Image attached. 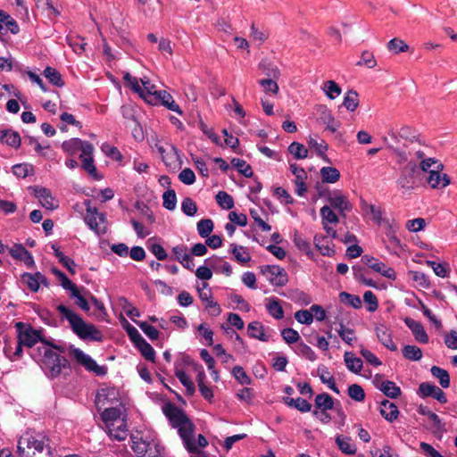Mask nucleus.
I'll return each instance as SVG.
<instances>
[{
  "mask_svg": "<svg viewBox=\"0 0 457 457\" xmlns=\"http://www.w3.org/2000/svg\"><path fill=\"white\" fill-rule=\"evenodd\" d=\"M55 350L63 353V349L47 342H42L41 345L30 353L31 357L39 362L46 374L50 377H57L63 369H69L68 360L61 356Z\"/></svg>",
  "mask_w": 457,
  "mask_h": 457,
  "instance_id": "nucleus-1",
  "label": "nucleus"
},
{
  "mask_svg": "<svg viewBox=\"0 0 457 457\" xmlns=\"http://www.w3.org/2000/svg\"><path fill=\"white\" fill-rule=\"evenodd\" d=\"M103 428L111 439L123 441L129 434L127 424V410L125 406H118L98 411Z\"/></svg>",
  "mask_w": 457,
  "mask_h": 457,
  "instance_id": "nucleus-2",
  "label": "nucleus"
},
{
  "mask_svg": "<svg viewBox=\"0 0 457 457\" xmlns=\"http://www.w3.org/2000/svg\"><path fill=\"white\" fill-rule=\"evenodd\" d=\"M56 310L62 320H67L74 334L82 340H91L96 342L103 341L102 332L93 324L87 323L73 310L61 303L56 306Z\"/></svg>",
  "mask_w": 457,
  "mask_h": 457,
  "instance_id": "nucleus-3",
  "label": "nucleus"
},
{
  "mask_svg": "<svg viewBox=\"0 0 457 457\" xmlns=\"http://www.w3.org/2000/svg\"><path fill=\"white\" fill-rule=\"evenodd\" d=\"M17 453L19 457H53L49 439L29 432L20 437Z\"/></svg>",
  "mask_w": 457,
  "mask_h": 457,
  "instance_id": "nucleus-4",
  "label": "nucleus"
},
{
  "mask_svg": "<svg viewBox=\"0 0 457 457\" xmlns=\"http://www.w3.org/2000/svg\"><path fill=\"white\" fill-rule=\"evenodd\" d=\"M392 151L398 164L406 162V165H418L420 159L425 157V153L432 152V149L419 139H410L409 143L403 145V148L392 147Z\"/></svg>",
  "mask_w": 457,
  "mask_h": 457,
  "instance_id": "nucleus-5",
  "label": "nucleus"
},
{
  "mask_svg": "<svg viewBox=\"0 0 457 457\" xmlns=\"http://www.w3.org/2000/svg\"><path fill=\"white\" fill-rule=\"evenodd\" d=\"M132 449L138 457H164V448L151 436L133 437Z\"/></svg>",
  "mask_w": 457,
  "mask_h": 457,
  "instance_id": "nucleus-6",
  "label": "nucleus"
},
{
  "mask_svg": "<svg viewBox=\"0 0 457 457\" xmlns=\"http://www.w3.org/2000/svg\"><path fill=\"white\" fill-rule=\"evenodd\" d=\"M69 353L79 365L84 367L86 370L100 377L106 375L107 367L98 365L90 355L84 353L81 349L71 345Z\"/></svg>",
  "mask_w": 457,
  "mask_h": 457,
  "instance_id": "nucleus-7",
  "label": "nucleus"
},
{
  "mask_svg": "<svg viewBox=\"0 0 457 457\" xmlns=\"http://www.w3.org/2000/svg\"><path fill=\"white\" fill-rule=\"evenodd\" d=\"M123 405L120 397V392L115 387H103L98 390L96 396L97 411Z\"/></svg>",
  "mask_w": 457,
  "mask_h": 457,
  "instance_id": "nucleus-8",
  "label": "nucleus"
},
{
  "mask_svg": "<svg viewBox=\"0 0 457 457\" xmlns=\"http://www.w3.org/2000/svg\"><path fill=\"white\" fill-rule=\"evenodd\" d=\"M15 327L17 328L18 340L24 346L32 348L38 342H44L41 339L40 331L34 329L31 326L17 322Z\"/></svg>",
  "mask_w": 457,
  "mask_h": 457,
  "instance_id": "nucleus-9",
  "label": "nucleus"
},
{
  "mask_svg": "<svg viewBox=\"0 0 457 457\" xmlns=\"http://www.w3.org/2000/svg\"><path fill=\"white\" fill-rule=\"evenodd\" d=\"M418 172V165H406L401 170L400 176L396 180V184L400 189L410 192L417 187L416 173Z\"/></svg>",
  "mask_w": 457,
  "mask_h": 457,
  "instance_id": "nucleus-10",
  "label": "nucleus"
},
{
  "mask_svg": "<svg viewBox=\"0 0 457 457\" xmlns=\"http://www.w3.org/2000/svg\"><path fill=\"white\" fill-rule=\"evenodd\" d=\"M262 273L270 283L276 287H283L288 282L286 270L278 265H265L261 268Z\"/></svg>",
  "mask_w": 457,
  "mask_h": 457,
  "instance_id": "nucleus-11",
  "label": "nucleus"
},
{
  "mask_svg": "<svg viewBox=\"0 0 457 457\" xmlns=\"http://www.w3.org/2000/svg\"><path fill=\"white\" fill-rule=\"evenodd\" d=\"M85 204L87 205L85 222L92 230L96 232L97 235L104 234L105 228L101 229L99 225L105 222V215L102 212H98L96 207H92L89 201H86Z\"/></svg>",
  "mask_w": 457,
  "mask_h": 457,
  "instance_id": "nucleus-12",
  "label": "nucleus"
},
{
  "mask_svg": "<svg viewBox=\"0 0 457 457\" xmlns=\"http://www.w3.org/2000/svg\"><path fill=\"white\" fill-rule=\"evenodd\" d=\"M329 206L338 211L339 215L345 218L346 213L351 212L353 205L348 201L347 196L343 195L340 191H334L328 198Z\"/></svg>",
  "mask_w": 457,
  "mask_h": 457,
  "instance_id": "nucleus-13",
  "label": "nucleus"
},
{
  "mask_svg": "<svg viewBox=\"0 0 457 457\" xmlns=\"http://www.w3.org/2000/svg\"><path fill=\"white\" fill-rule=\"evenodd\" d=\"M194 429L195 426L190 420L178 428L179 434L184 443V445L189 453L197 452V446L194 439Z\"/></svg>",
  "mask_w": 457,
  "mask_h": 457,
  "instance_id": "nucleus-14",
  "label": "nucleus"
},
{
  "mask_svg": "<svg viewBox=\"0 0 457 457\" xmlns=\"http://www.w3.org/2000/svg\"><path fill=\"white\" fill-rule=\"evenodd\" d=\"M21 281L32 292H37L40 285L48 286L47 278L39 271L36 273L24 272L21 277Z\"/></svg>",
  "mask_w": 457,
  "mask_h": 457,
  "instance_id": "nucleus-15",
  "label": "nucleus"
},
{
  "mask_svg": "<svg viewBox=\"0 0 457 457\" xmlns=\"http://www.w3.org/2000/svg\"><path fill=\"white\" fill-rule=\"evenodd\" d=\"M427 182L433 189H443L451 184V179L443 170L433 169L429 171Z\"/></svg>",
  "mask_w": 457,
  "mask_h": 457,
  "instance_id": "nucleus-16",
  "label": "nucleus"
},
{
  "mask_svg": "<svg viewBox=\"0 0 457 457\" xmlns=\"http://www.w3.org/2000/svg\"><path fill=\"white\" fill-rule=\"evenodd\" d=\"M171 252L174 260L178 261L185 269L193 270L195 263L191 254L188 253L187 245L181 244L172 247Z\"/></svg>",
  "mask_w": 457,
  "mask_h": 457,
  "instance_id": "nucleus-17",
  "label": "nucleus"
},
{
  "mask_svg": "<svg viewBox=\"0 0 457 457\" xmlns=\"http://www.w3.org/2000/svg\"><path fill=\"white\" fill-rule=\"evenodd\" d=\"M164 413L169 419L171 426L175 428H178L186 424V422L189 421V419L187 417L184 411L172 404H170L164 409Z\"/></svg>",
  "mask_w": 457,
  "mask_h": 457,
  "instance_id": "nucleus-18",
  "label": "nucleus"
},
{
  "mask_svg": "<svg viewBox=\"0 0 457 457\" xmlns=\"http://www.w3.org/2000/svg\"><path fill=\"white\" fill-rule=\"evenodd\" d=\"M419 393L422 397H433L441 403H447V398L444 391L438 386L424 382L419 386Z\"/></svg>",
  "mask_w": 457,
  "mask_h": 457,
  "instance_id": "nucleus-19",
  "label": "nucleus"
},
{
  "mask_svg": "<svg viewBox=\"0 0 457 457\" xmlns=\"http://www.w3.org/2000/svg\"><path fill=\"white\" fill-rule=\"evenodd\" d=\"M35 195L38 198L41 205L47 210H54L58 207V201L52 195L49 189L46 187H36Z\"/></svg>",
  "mask_w": 457,
  "mask_h": 457,
  "instance_id": "nucleus-20",
  "label": "nucleus"
},
{
  "mask_svg": "<svg viewBox=\"0 0 457 457\" xmlns=\"http://www.w3.org/2000/svg\"><path fill=\"white\" fill-rule=\"evenodd\" d=\"M404 323L411 329L418 342L422 344H427L428 342V336L425 331L423 325L420 321L407 317L404 319Z\"/></svg>",
  "mask_w": 457,
  "mask_h": 457,
  "instance_id": "nucleus-21",
  "label": "nucleus"
},
{
  "mask_svg": "<svg viewBox=\"0 0 457 457\" xmlns=\"http://www.w3.org/2000/svg\"><path fill=\"white\" fill-rule=\"evenodd\" d=\"M94 147L92 145H86L83 153L80 154L79 158L82 162V168L91 176L96 175V168L94 164L93 159Z\"/></svg>",
  "mask_w": 457,
  "mask_h": 457,
  "instance_id": "nucleus-22",
  "label": "nucleus"
},
{
  "mask_svg": "<svg viewBox=\"0 0 457 457\" xmlns=\"http://www.w3.org/2000/svg\"><path fill=\"white\" fill-rule=\"evenodd\" d=\"M154 98L155 100L160 101V103L168 110L175 112L179 115L183 114V111L180 109L179 105L176 104V102L173 99V96L167 91L158 90Z\"/></svg>",
  "mask_w": 457,
  "mask_h": 457,
  "instance_id": "nucleus-23",
  "label": "nucleus"
},
{
  "mask_svg": "<svg viewBox=\"0 0 457 457\" xmlns=\"http://www.w3.org/2000/svg\"><path fill=\"white\" fill-rule=\"evenodd\" d=\"M431 168L444 170L445 166L438 159L432 156V152H426L425 157L418 162V170L429 173L433 170Z\"/></svg>",
  "mask_w": 457,
  "mask_h": 457,
  "instance_id": "nucleus-24",
  "label": "nucleus"
},
{
  "mask_svg": "<svg viewBox=\"0 0 457 457\" xmlns=\"http://www.w3.org/2000/svg\"><path fill=\"white\" fill-rule=\"evenodd\" d=\"M379 412L389 422H394L399 415L397 406L388 400H383L380 403Z\"/></svg>",
  "mask_w": 457,
  "mask_h": 457,
  "instance_id": "nucleus-25",
  "label": "nucleus"
},
{
  "mask_svg": "<svg viewBox=\"0 0 457 457\" xmlns=\"http://www.w3.org/2000/svg\"><path fill=\"white\" fill-rule=\"evenodd\" d=\"M376 334L378 341L388 350L396 351L397 346L394 343L390 330L385 326L376 328Z\"/></svg>",
  "mask_w": 457,
  "mask_h": 457,
  "instance_id": "nucleus-26",
  "label": "nucleus"
},
{
  "mask_svg": "<svg viewBox=\"0 0 457 457\" xmlns=\"http://www.w3.org/2000/svg\"><path fill=\"white\" fill-rule=\"evenodd\" d=\"M86 145H91L88 142L82 141L79 138H71L64 141L62 145V148L65 153L70 155H76L79 152L83 153Z\"/></svg>",
  "mask_w": 457,
  "mask_h": 457,
  "instance_id": "nucleus-27",
  "label": "nucleus"
},
{
  "mask_svg": "<svg viewBox=\"0 0 457 457\" xmlns=\"http://www.w3.org/2000/svg\"><path fill=\"white\" fill-rule=\"evenodd\" d=\"M265 302L267 312L270 316L276 320H282L284 318V310L280 301L278 298H266Z\"/></svg>",
  "mask_w": 457,
  "mask_h": 457,
  "instance_id": "nucleus-28",
  "label": "nucleus"
},
{
  "mask_svg": "<svg viewBox=\"0 0 457 457\" xmlns=\"http://www.w3.org/2000/svg\"><path fill=\"white\" fill-rule=\"evenodd\" d=\"M314 245L320 253L324 256H332L335 250L331 248V241L327 236L316 235L313 239Z\"/></svg>",
  "mask_w": 457,
  "mask_h": 457,
  "instance_id": "nucleus-29",
  "label": "nucleus"
},
{
  "mask_svg": "<svg viewBox=\"0 0 457 457\" xmlns=\"http://www.w3.org/2000/svg\"><path fill=\"white\" fill-rule=\"evenodd\" d=\"M205 262L214 270L220 271L227 276H230L232 273L231 265L228 262H224L220 257L212 256L207 258Z\"/></svg>",
  "mask_w": 457,
  "mask_h": 457,
  "instance_id": "nucleus-30",
  "label": "nucleus"
},
{
  "mask_svg": "<svg viewBox=\"0 0 457 457\" xmlns=\"http://www.w3.org/2000/svg\"><path fill=\"white\" fill-rule=\"evenodd\" d=\"M247 334L252 338H255L262 342L269 341V337L265 334V328L259 321H253L248 324Z\"/></svg>",
  "mask_w": 457,
  "mask_h": 457,
  "instance_id": "nucleus-31",
  "label": "nucleus"
},
{
  "mask_svg": "<svg viewBox=\"0 0 457 457\" xmlns=\"http://www.w3.org/2000/svg\"><path fill=\"white\" fill-rule=\"evenodd\" d=\"M139 80V84L141 83V92H137L139 94L141 97H143L145 101L150 102L149 98L154 97L155 94L158 92L156 90V86L151 82V80L147 77H143Z\"/></svg>",
  "mask_w": 457,
  "mask_h": 457,
  "instance_id": "nucleus-32",
  "label": "nucleus"
},
{
  "mask_svg": "<svg viewBox=\"0 0 457 457\" xmlns=\"http://www.w3.org/2000/svg\"><path fill=\"white\" fill-rule=\"evenodd\" d=\"M344 361L346 368L353 373L359 374L362 369L361 359L356 357L352 352H345Z\"/></svg>",
  "mask_w": 457,
  "mask_h": 457,
  "instance_id": "nucleus-33",
  "label": "nucleus"
},
{
  "mask_svg": "<svg viewBox=\"0 0 457 457\" xmlns=\"http://www.w3.org/2000/svg\"><path fill=\"white\" fill-rule=\"evenodd\" d=\"M0 141L14 148H18L21 145V137L19 133L11 129L0 132Z\"/></svg>",
  "mask_w": 457,
  "mask_h": 457,
  "instance_id": "nucleus-34",
  "label": "nucleus"
},
{
  "mask_svg": "<svg viewBox=\"0 0 457 457\" xmlns=\"http://www.w3.org/2000/svg\"><path fill=\"white\" fill-rule=\"evenodd\" d=\"M175 376L179 378L180 383L186 387V392L188 395H193L195 392L194 382L186 374V372L179 368V365H175Z\"/></svg>",
  "mask_w": 457,
  "mask_h": 457,
  "instance_id": "nucleus-35",
  "label": "nucleus"
},
{
  "mask_svg": "<svg viewBox=\"0 0 457 457\" xmlns=\"http://www.w3.org/2000/svg\"><path fill=\"white\" fill-rule=\"evenodd\" d=\"M157 152L162 156V161L165 163L172 162L178 156L176 148L172 145H167L166 146L162 145H156Z\"/></svg>",
  "mask_w": 457,
  "mask_h": 457,
  "instance_id": "nucleus-36",
  "label": "nucleus"
},
{
  "mask_svg": "<svg viewBox=\"0 0 457 457\" xmlns=\"http://www.w3.org/2000/svg\"><path fill=\"white\" fill-rule=\"evenodd\" d=\"M51 247L54 250L55 257L62 264V266L65 267L71 274H75L76 264L74 261L66 256L56 245H52Z\"/></svg>",
  "mask_w": 457,
  "mask_h": 457,
  "instance_id": "nucleus-37",
  "label": "nucleus"
},
{
  "mask_svg": "<svg viewBox=\"0 0 457 457\" xmlns=\"http://www.w3.org/2000/svg\"><path fill=\"white\" fill-rule=\"evenodd\" d=\"M379 390L387 397L395 399L401 395V388L390 380L383 381L379 386Z\"/></svg>",
  "mask_w": 457,
  "mask_h": 457,
  "instance_id": "nucleus-38",
  "label": "nucleus"
},
{
  "mask_svg": "<svg viewBox=\"0 0 457 457\" xmlns=\"http://www.w3.org/2000/svg\"><path fill=\"white\" fill-rule=\"evenodd\" d=\"M336 444L340 451L347 455H353L356 453V447L352 443V439L347 436H337L336 438Z\"/></svg>",
  "mask_w": 457,
  "mask_h": 457,
  "instance_id": "nucleus-39",
  "label": "nucleus"
},
{
  "mask_svg": "<svg viewBox=\"0 0 457 457\" xmlns=\"http://www.w3.org/2000/svg\"><path fill=\"white\" fill-rule=\"evenodd\" d=\"M318 374L320 378V381L323 384H326L336 394L340 393L338 387L336 385L335 378H333V376L330 374V372L328 370V369L326 367H319Z\"/></svg>",
  "mask_w": 457,
  "mask_h": 457,
  "instance_id": "nucleus-40",
  "label": "nucleus"
},
{
  "mask_svg": "<svg viewBox=\"0 0 457 457\" xmlns=\"http://www.w3.org/2000/svg\"><path fill=\"white\" fill-rule=\"evenodd\" d=\"M284 403L287 406L295 408L296 410H298L301 412H308L312 409V404L310 403H308L305 399H303L301 397H298L295 399L285 397Z\"/></svg>",
  "mask_w": 457,
  "mask_h": 457,
  "instance_id": "nucleus-41",
  "label": "nucleus"
},
{
  "mask_svg": "<svg viewBox=\"0 0 457 457\" xmlns=\"http://www.w3.org/2000/svg\"><path fill=\"white\" fill-rule=\"evenodd\" d=\"M320 173L322 181L325 183H336L340 179V172L335 167H331V166L322 167L320 169Z\"/></svg>",
  "mask_w": 457,
  "mask_h": 457,
  "instance_id": "nucleus-42",
  "label": "nucleus"
},
{
  "mask_svg": "<svg viewBox=\"0 0 457 457\" xmlns=\"http://www.w3.org/2000/svg\"><path fill=\"white\" fill-rule=\"evenodd\" d=\"M230 248L231 253L237 262L244 264L250 262L251 255L245 247L231 244Z\"/></svg>",
  "mask_w": 457,
  "mask_h": 457,
  "instance_id": "nucleus-43",
  "label": "nucleus"
},
{
  "mask_svg": "<svg viewBox=\"0 0 457 457\" xmlns=\"http://www.w3.org/2000/svg\"><path fill=\"white\" fill-rule=\"evenodd\" d=\"M418 412L420 415L427 416L428 420L432 422L433 428L438 431L443 430L444 424L442 423L439 416L434 412H432L427 406L420 405L418 409Z\"/></svg>",
  "mask_w": 457,
  "mask_h": 457,
  "instance_id": "nucleus-44",
  "label": "nucleus"
},
{
  "mask_svg": "<svg viewBox=\"0 0 457 457\" xmlns=\"http://www.w3.org/2000/svg\"><path fill=\"white\" fill-rule=\"evenodd\" d=\"M430 371L432 376L438 379L443 388H448L450 386V376L447 370L437 366H433Z\"/></svg>",
  "mask_w": 457,
  "mask_h": 457,
  "instance_id": "nucleus-45",
  "label": "nucleus"
},
{
  "mask_svg": "<svg viewBox=\"0 0 457 457\" xmlns=\"http://www.w3.org/2000/svg\"><path fill=\"white\" fill-rule=\"evenodd\" d=\"M308 145L310 148L314 149L317 155L328 161L326 155V152L328 150V144L323 139L318 140L315 137H310L308 140Z\"/></svg>",
  "mask_w": 457,
  "mask_h": 457,
  "instance_id": "nucleus-46",
  "label": "nucleus"
},
{
  "mask_svg": "<svg viewBox=\"0 0 457 457\" xmlns=\"http://www.w3.org/2000/svg\"><path fill=\"white\" fill-rule=\"evenodd\" d=\"M342 104L346 110L354 112L359 105V97L357 92L353 90L347 91L344 96Z\"/></svg>",
  "mask_w": 457,
  "mask_h": 457,
  "instance_id": "nucleus-47",
  "label": "nucleus"
},
{
  "mask_svg": "<svg viewBox=\"0 0 457 457\" xmlns=\"http://www.w3.org/2000/svg\"><path fill=\"white\" fill-rule=\"evenodd\" d=\"M320 213L322 224H337L339 222V217L328 205L323 206L320 209Z\"/></svg>",
  "mask_w": 457,
  "mask_h": 457,
  "instance_id": "nucleus-48",
  "label": "nucleus"
},
{
  "mask_svg": "<svg viewBox=\"0 0 457 457\" xmlns=\"http://www.w3.org/2000/svg\"><path fill=\"white\" fill-rule=\"evenodd\" d=\"M295 353L299 356L307 359L308 361H314L317 355L314 351L303 341L300 342L295 348Z\"/></svg>",
  "mask_w": 457,
  "mask_h": 457,
  "instance_id": "nucleus-49",
  "label": "nucleus"
},
{
  "mask_svg": "<svg viewBox=\"0 0 457 457\" xmlns=\"http://www.w3.org/2000/svg\"><path fill=\"white\" fill-rule=\"evenodd\" d=\"M333 398L327 393L320 394L315 397V406L321 411H328L333 408Z\"/></svg>",
  "mask_w": 457,
  "mask_h": 457,
  "instance_id": "nucleus-50",
  "label": "nucleus"
},
{
  "mask_svg": "<svg viewBox=\"0 0 457 457\" xmlns=\"http://www.w3.org/2000/svg\"><path fill=\"white\" fill-rule=\"evenodd\" d=\"M371 270L389 279L394 280L396 278L395 270L387 266L386 263L380 262L379 260H378V262L372 265Z\"/></svg>",
  "mask_w": 457,
  "mask_h": 457,
  "instance_id": "nucleus-51",
  "label": "nucleus"
},
{
  "mask_svg": "<svg viewBox=\"0 0 457 457\" xmlns=\"http://www.w3.org/2000/svg\"><path fill=\"white\" fill-rule=\"evenodd\" d=\"M45 77L49 80L50 83L56 87H62L64 85V81L62 79L60 72L52 67H46L44 71Z\"/></svg>",
  "mask_w": 457,
  "mask_h": 457,
  "instance_id": "nucleus-52",
  "label": "nucleus"
},
{
  "mask_svg": "<svg viewBox=\"0 0 457 457\" xmlns=\"http://www.w3.org/2000/svg\"><path fill=\"white\" fill-rule=\"evenodd\" d=\"M136 347L139 350L144 358L149 361L155 362V351L152 345L145 340L141 341Z\"/></svg>",
  "mask_w": 457,
  "mask_h": 457,
  "instance_id": "nucleus-53",
  "label": "nucleus"
},
{
  "mask_svg": "<svg viewBox=\"0 0 457 457\" xmlns=\"http://www.w3.org/2000/svg\"><path fill=\"white\" fill-rule=\"evenodd\" d=\"M322 90L329 99L337 98L342 92L341 87L334 80L324 82Z\"/></svg>",
  "mask_w": 457,
  "mask_h": 457,
  "instance_id": "nucleus-54",
  "label": "nucleus"
},
{
  "mask_svg": "<svg viewBox=\"0 0 457 457\" xmlns=\"http://www.w3.org/2000/svg\"><path fill=\"white\" fill-rule=\"evenodd\" d=\"M362 211L372 216V220L378 224L381 223L382 220V211L379 207H377L374 204H369L366 202L361 203Z\"/></svg>",
  "mask_w": 457,
  "mask_h": 457,
  "instance_id": "nucleus-55",
  "label": "nucleus"
},
{
  "mask_svg": "<svg viewBox=\"0 0 457 457\" xmlns=\"http://www.w3.org/2000/svg\"><path fill=\"white\" fill-rule=\"evenodd\" d=\"M217 204L225 210H230L234 207V199L225 191H220L216 195Z\"/></svg>",
  "mask_w": 457,
  "mask_h": 457,
  "instance_id": "nucleus-56",
  "label": "nucleus"
},
{
  "mask_svg": "<svg viewBox=\"0 0 457 457\" xmlns=\"http://www.w3.org/2000/svg\"><path fill=\"white\" fill-rule=\"evenodd\" d=\"M341 303L352 306L355 309L361 307V300L358 295H351L347 292H341L339 294Z\"/></svg>",
  "mask_w": 457,
  "mask_h": 457,
  "instance_id": "nucleus-57",
  "label": "nucleus"
},
{
  "mask_svg": "<svg viewBox=\"0 0 457 457\" xmlns=\"http://www.w3.org/2000/svg\"><path fill=\"white\" fill-rule=\"evenodd\" d=\"M23 346L24 345L20 344V341L17 340L14 346H12V344L6 345L4 347V353L12 361H14L22 356Z\"/></svg>",
  "mask_w": 457,
  "mask_h": 457,
  "instance_id": "nucleus-58",
  "label": "nucleus"
},
{
  "mask_svg": "<svg viewBox=\"0 0 457 457\" xmlns=\"http://www.w3.org/2000/svg\"><path fill=\"white\" fill-rule=\"evenodd\" d=\"M231 164L237 170L239 173L244 175L245 178H251L253 176L252 168L248 163H246L245 161L234 158L231 160Z\"/></svg>",
  "mask_w": 457,
  "mask_h": 457,
  "instance_id": "nucleus-59",
  "label": "nucleus"
},
{
  "mask_svg": "<svg viewBox=\"0 0 457 457\" xmlns=\"http://www.w3.org/2000/svg\"><path fill=\"white\" fill-rule=\"evenodd\" d=\"M288 152L297 160L304 159L308 156L307 148L298 142H293L288 146Z\"/></svg>",
  "mask_w": 457,
  "mask_h": 457,
  "instance_id": "nucleus-60",
  "label": "nucleus"
},
{
  "mask_svg": "<svg viewBox=\"0 0 457 457\" xmlns=\"http://www.w3.org/2000/svg\"><path fill=\"white\" fill-rule=\"evenodd\" d=\"M387 48L390 52L395 54L407 52L409 50V46L402 39L393 38L387 43Z\"/></svg>",
  "mask_w": 457,
  "mask_h": 457,
  "instance_id": "nucleus-61",
  "label": "nucleus"
},
{
  "mask_svg": "<svg viewBox=\"0 0 457 457\" xmlns=\"http://www.w3.org/2000/svg\"><path fill=\"white\" fill-rule=\"evenodd\" d=\"M403 355L411 361H420L422 358V352L416 345H405L403 348Z\"/></svg>",
  "mask_w": 457,
  "mask_h": 457,
  "instance_id": "nucleus-62",
  "label": "nucleus"
},
{
  "mask_svg": "<svg viewBox=\"0 0 457 457\" xmlns=\"http://www.w3.org/2000/svg\"><path fill=\"white\" fill-rule=\"evenodd\" d=\"M162 205L169 211H173L177 204V196L173 189L165 191L162 195Z\"/></svg>",
  "mask_w": 457,
  "mask_h": 457,
  "instance_id": "nucleus-63",
  "label": "nucleus"
},
{
  "mask_svg": "<svg viewBox=\"0 0 457 457\" xmlns=\"http://www.w3.org/2000/svg\"><path fill=\"white\" fill-rule=\"evenodd\" d=\"M232 375L235 379L241 385L246 386L252 383L251 378L246 374L241 366H235L232 370Z\"/></svg>",
  "mask_w": 457,
  "mask_h": 457,
  "instance_id": "nucleus-64",
  "label": "nucleus"
}]
</instances>
